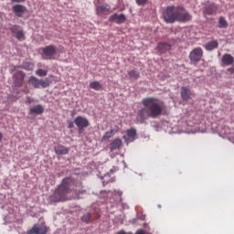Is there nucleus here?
Returning <instances> with one entry per match:
<instances>
[{
  "mask_svg": "<svg viewBox=\"0 0 234 234\" xmlns=\"http://www.w3.org/2000/svg\"><path fill=\"white\" fill-rule=\"evenodd\" d=\"M143 108L137 112V120L144 123L149 118H158L164 112V102L154 97L144 98L142 101Z\"/></svg>",
  "mask_w": 234,
  "mask_h": 234,
  "instance_id": "nucleus-1",
  "label": "nucleus"
},
{
  "mask_svg": "<svg viewBox=\"0 0 234 234\" xmlns=\"http://www.w3.org/2000/svg\"><path fill=\"white\" fill-rule=\"evenodd\" d=\"M193 16L182 5H169L163 11V19L168 24L187 23L191 21Z\"/></svg>",
  "mask_w": 234,
  "mask_h": 234,
  "instance_id": "nucleus-2",
  "label": "nucleus"
},
{
  "mask_svg": "<svg viewBox=\"0 0 234 234\" xmlns=\"http://www.w3.org/2000/svg\"><path fill=\"white\" fill-rule=\"evenodd\" d=\"M76 186V180L72 177H66L62 180L61 184L57 187L52 196H50V202H63L69 200V195L73 191L78 193V190L74 188Z\"/></svg>",
  "mask_w": 234,
  "mask_h": 234,
  "instance_id": "nucleus-3",
  "label": "nucleus"
},
{
  "mask_svg": "<svg viewBox=\"0 0 234 234\" xmlns=\"http://www.w3.org/2000/svg\"><path fill=\"white\" fill-rule=\"evenodd\" d=\"M28 83L34 89H39L40 87H42V89H47V87H50L52 80L48 78L39 80L34 76H31L28 79Z\"/></svg>",
  "mask_w": 234,
  "mask_h": 234,
  "instance_id": "nucleus-4",
  "label": "nucleus"
},
{
  "mask_svg": "<svg viewBox=\"0 0 234 234\" xmlns=\"http://www.w3.org/2000/svg\"><path fill=\"white\" fill-rule=\"evenodd\" d=\"M42 50V58L43 59H53L58 52V48L54 45H49L41 48Z\"/></svg>",
  "mask_w": 234,
  "mask_h": 234,
  "instance_id": "nucleus-5",
  "label": "nucleus"
},
{
  "mask_svg": "<svg viewBox=\"0 0 234 234\" xmlns=\"http://www.w3.org/2000/svg\"><path fill=\"white\" fill-rule=\"evenodd\" d=\"M48 227L45 225V223L42 224H35L27 234H48Z\"/></svg>",
  "mask_w": 234,
  "mask_h": 234,
  "instance_id": "nucleus-6",
  "label": "nucleus"
},
{
  "mask_svg": "<svg viewBox=\"0 0 234 234\" xmlns=\"http://www.w3.org/2000/svg\"><path fill=\"white\" fill-rule=\"evenodd\" d=\"M9 30L18 41H25V32L23 31V27H20L17 25H13L9 27Z\"/></svg>",
  "mask_w": 234,
  "mask_h": 234,
  "instance_id": "nucleus-7",
  "label": "nucleus"
},
{
  "mask_svg": "<svg viewBox=\"0 0 234 234\" xmlns=\"http://www.w3.org/2000/svg\"><path fill=\"white\" fill-rule=\"evenodd\" d=\"M202 56H204L202 48H196L190 52L189 59L192 63H198V61L202 59Z\"/></svg>",
  "mask_w": 234,
  "mask_h": 234,
  "instance_id": "nucleus-8",
  "label": "nucleus"
},
{
  "mask_svg": "<svg viewBox=\"0 0 234 234\" xmlns=\"http://www.w3.org/2000/svg\"><path fill=\"white\" fill-rule=\"evenodd\" d=\"M25 76H27V74H25V72L23 71H16L13 75V80L16 87H23V83L25 81Z\"/></svg>",
  "mask_w": 234,
  "mask_h": 234,
  "instance_id": "nucleus-9",
  "label": "nucleus"
},
{
  "mask_svg": "<svg viewBox=\"0 0 234 234\" xmlns=\"http://www.w3.org/2000/svg\"><path fill=\"white\" fill-rule=\"evenodd\" d=\"M74 123L75 125H77V127L80 130V129H85L87 127H89L90 123H89V120L87 118H84L82 116H77L74 119Z\"/></svg>",
  "mask_w": 234,
  "mask_h": 234,
  "instance_id": "nucleus-10",
  "label": "nucleus"
},
{
  "mask_svg": "<svg viewBox=\"0 0 234 234\" xmlns=\"http://www.w3.org/2000/svg\"><path fill=\"white\" fill-rule=\"evenodd\" d=\"M125 19L126 17H125V15L123 14H121V15L113 14L109 17V21L111 23H116L117 25H122L125 23Z\"/></svg>",
  "mask_w": 234,
  "mask_h": 234,
  "instance_id": "nucleus-11",
  "label": "nucleus"
},
{
  "mask_svg": "<svg viewBox=\"0 0 234 234\" xmlns=\"http://www.w3.org/2000/svg\"><path fill=\"white\" fill-rule=\"evenodd\" d=\"M125 142H134L136 140V129L131 128L126 130V135H123Z\"/></svg>",
  "mask_w": 234,
  "mask_h": 234,
  "instance_id": "nucleus-12",
  "label": "nucleus"
},
{
  "mask_svg": "<svg viewBox=\"0 0 234 234\" xmlns=\"http://www.w3.org/2000/svg\"><path fill=\"white\" fill-rule=\"evenodd\" d=\"M14 14H16V17H23V14L27 12V6L23 5H15L12 7Z\"/></svg>",
  "mask_w": 234,
  "mask_h": 234,
  "instance_id": "nucleus-13",
  "label": "nucleus"
},
{
  "mask_svg": "<svg viewBox=\"0 0 234 234\" xmlns=\"http://www.w3.org/2000/svg\"><path fill=\"white\" fill-rule=\"evenodd\" d=\"M54 151L58 156H63L65 154H69V151H70V149L63 144H58L54 147Z\"/></svg>",
  "mask_w": 234,
  "mask_h": 234,
  "instance_id": "nucleus-14",
  "label": "nucleus"
},
{
  "mask_svg": "<svg viewBox=\"0 0 234 234\" xmlns=\"http://www.w3.org/2000/svg\"><path fill=\"white\" fill-rule=\"evenodd\" d=\"M45 112V107L41 104L34 105L29 109V114H43Z\"/></svg>",
  "mask_w": 234,
  "mask_h": 234,
  "instance_id": "nucleus-15",
  "label": "nucleus"
},
{
  "mask_svg": "<svg viewBox=\"0 0 234 234\" xmlns=\"http://www.w3.org/2000/svg\"><path fill=\"white\" fill-rule=\"evenodd\" d=\"M156 50H158L160 54H165V52L171 50V45L165 42H161L157 45Z\"/></svg>",
  "mask_w": 234,
  "mask_h": 234,
  "instance_id": "nucleus-16",
  "label": "nucleus"
},
{
  "mask_svg": "<svg viewBox=\"0 0 234 234\" xmlns=\"http://www.w3.org/2000/svg\"><path fill=\"white\" fill-rule=\"evenodd\" d=\"M181 98L184 101H189V100H191V90H189L187 87H182Z\"/></svg>",
  "mask_w": 234,
  "mask_h": 234,
  "instance_id": "nucleus-17",
  "label": "nucleus"
},
{
  "mask_svg": "<svg viewBox=\"0 0 234 234\" xmlns=\"http://www.w3.org/2000/svg\"><path fill=\"white\" fill-rule=\"evenodd\" d=\"M111 10V5L109 4H104L102 5H98L96 8L97 16H103V14H107Z\"/></svg>",
  "mask_w": 234,
  "mask_h": 234,
  "instance_id": "nucleus-18",
  "label": "nucleus"
},
{
  "mask_svg": "<svg viewBox=\"0 0 234 234\" xmlns=\"http://www.w3.org/2000/svg\"><path fill=\"white\" fill-rule=\"evenodd\" d=\"M221 61H222L223 65L229 67V65H233L234 58L230 54L226 53L222 56Z\"/></svg>",
  "mask_w": 234,
  "mask_h": 234,
  "instance_id": "nucleus-19",
  "label": "nucleus"
},
{
  "mask_svg": "<svg viewBox=\"0 0 234 234\" xmlns=\"http://www.w3.org/2000/svg\"><path fill=\"white\" fill-rule=\"evenodd\" d=\"M217 5L211 4L210 5L207 6L204 10L205 16H213V14L217 13Z\"/></svg>",
  "mask_w": 234,
  "mask_h": 234,
  "instance_id": "nucleus-20",
  "label": "nucleus"
},
{
  "mask_svg": "<svg viewBox=\"0 0 234 234\" xmlns=\"http://www.w3.org/2000/svg\"><path fill=\"white\" fill-rule=\"evenodd\" d=\"M122 145H123V142H122L121 139H115L110 144V150L112 153V151H116L117 149H120V147H122Z\"/></svg>",
  "mask_w": 234,
  "mask_h": 234,
  "instance_id": "nucleus-21",
  "label": "nucleus"
},
{
  "mask_svg": "<svg viewBox=\"0 0 234 234\" xmlns=\"http://www.w3.org/2000/svg\"><path fill=\"white\" fill-rule=\"evenodd\" d=\"M206 50H215V48H218V41L212 40L205 45Z\"/></svg>",
  "mask_w": 234,
  "mask_h": 234,
  "instance_id": "nucleus-22",
  "label": "nucleus"
},
{
  "mask_svg": "<svg viewBox=\"0 0 234 234\" xmlns=\"http://www.w3.org/2000/svg\"><path fill=\"white\" fill-rule=\"evenodd\" d=\"M90 89H92L93 90H103V85H101L100 81L94 80L90 83Z\"/></svg>",
  "mask_w": 234,
  "mask_h": 234,
  "instance_id": "nucleus-23",
  "label": "nucleus"
},
{
  "mask_svg": "<svg viewBox=\"0 0 234 234\" xmlns=\"http://www.w3.org/2000/svg\"><path fill=\"white\" fill-rule=\"evenodd\" d=\"M128 76L130 80H138V78H140V73L135 69H132L128 71Z\"/></svg>",
  "mask_w": 234,
  "mask_h": 234,
  "instance_id": "nucleus-24",
  "label": "nucleus"
},
{
  "mask_svg": "<svg viewBox=\"0 0 234 234\" xmlns=\"http://www.w3.org/2000/svg\"><path fill=\"white\" fill-rule=\"evenodd\" d=\"M218 28H228V21L224 16H220L218 19Z\"/></svg>",
  "mask_w": 234,
  "mask_h": 234,
  "instance_id": "nucleus-25",
  "label": "nucleus"
},
{
  "mask_svg": "<svg viewBox=\"0 0 234 234\" xmlns=\"http://www.w3.org/2000/svg\"><path fill=\"white\" fill-rule=\"evenodd\" d=\"M116 133L115 130H110L108 132H106L104 133V135L102 136V140H109L110 138H112V136H114V133Z\"/></svg>",
  "mask_w": 234,
  "mask_h": 234,
  "instance_id": "nucleus-26",
  "label": "nucleus"
},
{
  "mask_svg": "<svg viewBox=\"0 0 234 234\" xmlns=\"http://www.w3.org/2000/svg\"><path fill=\"white\" fill-rule=\"evenodd\" d=\"M36 74H37V76H39V78H43L48 74V71L47 69H38L36 71Z\"/></svg>",
  "mask_w": 234,
  "mask_h": 234,
  "instance_id": "nucleus-27",
  "label": "nucleus"
},
{
  "mask_svg": "<svg viewBox=\"0 0 234 234\" xmlns=\"http://www.w3.org/2000/svg\"><path fill=\"white\" fill-rule=\"evenodd\" d=\"M82 222H90V213H86L81 218Z\"/></svg>",
  "mask_w": 234,
  "mask_h": 234,
  "instance_id": "nucleus-28",
  "label": "nucleus"
},
{
  "mask_svg": "<svg viewBox=\"0 0 234 234\" xmlns=\"http://www.w3.org/2000/svg\"><path fill=\"white\" fill-rule=\"evenodd\" d=\"M23 68L26 70H32L34 69V64L26 62L24 63Z\"/></svg>",
  "mask_w": 234,
  "mask_h": 234,
  "instance_id": "nucleus-29",
  "label": "nucleus"
},
{
  "mask_svg": "<svg viewBox=\"0 0 234 234\" xmlns=\"http://www.w3.org/2000/svg\"><path fill=\"white\" fill-rule=\"evenodd\" d=\"M68 129H74V122L71 121H68Z\"/></svg>",
  "mask_w": 234,
  "mask_h": 234,
  "instance_id": "nucleus-30",
  "label": "nucleus"
},
{
  "mask_svg": "<svg viewBox=\"0 0 234 234\" xmlns=\"http://www.w3.org/2000/svg\"><path fill=\"white\" fill-rule=\"evenodd\" d=\"M137 5H145L147 3V0H136Z\"/></svg>",
  "mask_w": 234,
  "mask_h": 234,
  "instance_id": "nucleus-31",
  "label": "nucleus"
},
{
  "mask_svg": "<svg viewBox=\"0 0 234 234\" xmlns=\"http://www.w3.org/2000/svg\"><path fill=\"white\" fill-rule=\"evenodd\" d=\"M135 234H146V233H145V230H144V229H138V230L135 232Z\"/></svg>",
  "mask_w": 234,
  "mask_h": 234,
  "instance_id": "nucleus-32",
  "label": "nucleus"
},
{
  "mask_svg": "<svg viewBox=\"0 0 234 234\" xmlns=\"http://www.w3.org/2000/svg\"><path fill=\"white\" fill-rule=\"evenodd\" d=\"M26 0H11L12 3H25Z\"/></svg>",
  "mask_w": 234,
  "mask_h": 234,
  "instance_id": "nucleus-33",
  "label": "nucleus"
},
{
  "mask_svg": "<svg viewBox=\"0 0 234 234\" xmlns=\"http://www.w3.org/2000/svg\"><path fill=\"white\" fill-rule=\"evenodd\" d=\"M32 101H34L32 100V98L27 97V101H26V103H32Z\"/></svg>",
  "mask_w": 234,
  "mask_h": 234,
  "instance_id": "nucleus-34",
  "label": "nucleus"
},
{
  "mask_svg": "<svg viewBox=\"0 0 234 234\" xmlns=\"http://www.w3.org/2000/svg\"><path fill=\"white\" fill-rule=\"evenodd\" d=\"M228 71L230 72V74H233L234 73V68L228 69Z\"/></svg>",
  "mask_w": 234,
  "mask_h": 234,
  "instance_id": "nucleus-35",
  "label": "nucleus"
},
{
  "mask_svg": "<svg viewBox=\"0 0 234 234\" xmlns=\"http://www.w3.org/2000/svg\"><path fill=\"white\" fill-rule=\"evenodd\" d=\"M3 140V133H0V142Z\"/></svg>",
  "mask_w": 234,
  "mask_h": 234,
  "instance_id": "nucleus-36",
  "label": "nucleus"
},
{
  "mask_svg": "<svg viewBox=\"0 0 234 234\" xmlns=\"http://www.w3.org/2000/svg\"><path fill=\"white\" fill-rule=\"evenodd\" d=\"M79 193H80L81 195H83V193H85V190L79 191Z\"/></svg>",
  "mask_w": 234,
  "mask_h": 234,
  "instance_id": "nucleus-37",
  "label": "nucleus"
},
{
  "mask_svg": "<svg viewBox=\"0 0 234 234\" xmlns=\"http://www.w3.org/2000/svg\"><path fill=\"white\" fill-rule=\"evenodd\" d=\"M119 197H122V192H118Z\"/></svg>",
  "mask_w": 234,
  "mask_h": 234,
  "instance_id": "nucleus-38",
  "label": "nucleus"
},
{
  "mask_svg": "<svg viewBox=\"0 0 234 234\" xmlns=\"http://www.w3.org/2000/svg\"><path fill=\"white\" fill-rule=\"evenodd\" d=\"M24 92H26V94H27V92H28V90H24Z\"/></svg>",
  "mask_w": 234,
  "mask_h": 234,
  "instance_id": "nucleus-39",
  "label": "nucleus"
}]
</instances>
